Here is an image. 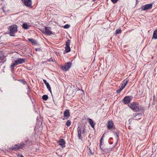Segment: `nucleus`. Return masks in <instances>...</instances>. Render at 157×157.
<instances>
[{"instance_id": "nucleus-1", "label": "nucleus", "mask_w": 157, "mask_h": 157, "mask_svg": "<svg viewBox=\"0 0 157 157\" xmlns=\"http://www.w3.org/2000/svg\"><path fill=\"white\" fill-rule=\"evenodd\" d=\"M129 106L135 112L139 111L143 109L138 103L136 102H133L129 105Z\"/></svg>"}, {"instance_id": "nucleus-2", "label": "nucleus", "mask_w": 157, "mask_h": 157, "mask_svg": "<svg viewBox=\"0 0 157 157\" xmlns=\"http://www.w3.org/2000/svg\"><path fill=\"white\" fill-rule=\"evenodd\" d=\"M17 26L15 24H13L10 26L9 34L10 36H15L14 34L17 31Z\"/></svg>"}, {"instance_id": "nucleus-3", "label": "nucleus", "mask_w": 157, "mask_h": 157, "mask_svg": "<svg viewBox=\"0 0 157 157\" xmlns=\"http://www.w3.org/2000/svg\"><path fill=\"white\" fill-rule=\"evenodd\" d=\"M71 62H68L66 63L64 66L61 65L60 68L63 71H67L71 67Z\"/></svg>"}, {"instance_id": "nucleus-4", "label": "nucleus", "mask_w": 157, "mask_h": 157, "mask_svg": "<svg viewBox=\"0 0 157 157\" xmlns=\"http://www.w3.org/2000/svg\"><path fill=\"white\" fill-rule=\"evenodd\" d=\"M22 1L25 6L28 7L31 6L32 3L31 0H22Z\"/></svg>"}, {"instance_id": "nucleus-5", "label": "nucleus", "mask_w": 157, "mask_h": 157, "mask_svg": "<svg viewBox=\"0 0 157 157\" xmlns=\"http://www.w3.org/2000/svg\"><path fill=\"white\" fill-rule=\"evenodd\" d=\"M50 29H51V28L50 27H46L45 28V33L47 35H51L52 34H54L55 33H52V31L50 30Z\"/></svg>"}, {"instance_id": "nucleus-6", "label": "nucleus", "mask_w": 157, "mask_h": 157, "mask_svg": "<svg viewBox=\"0 0 157 157\" xmlns=\"http://www.w3.org/2000/svg\"><path fill=\"white\" fill-rule=\"evenodd\" d=\"M152 4H147L142 6V9L143 10H147L151 9L152 7Z\"/></svg>"}, {"instance_id": "nucleus-7", "label": "nucleus", "mask_w": 157, "mask_h": 157, "mask_svg": "<svg viewBox=\"0 0 157 157\" xmlns=\"http://www.w3.org/2000/svg\"><path fill=\"white\" fill-rule=\"evenodd\" d=\"M107 127L109 129H115V126L113 125V123L112 121H109L107 125Z\"/></svg>"}, {"instance_id": "nucleus-8", "label": "nucleus", "mask_w": 157, "mask_h": 157, "mask_svg": "<svg viewBox=\"0 0 157 157\" xmlns=\"http://www.w3.org/2000/svg\"><path fill=\"white\" fill-rule=\"evenodd\" d=\"M127 83V81H124L123 83H122V86L118 90V93H120L122 90L125 87Z\"/></svg>"}, {"instance_id": "nucleus-9", "label": "nucleus", "mask_w": 157, "mask_h": 157, "mask_svg": "<svg viewBox=\"0 0 157 157\" xmlns=\"http://www.w3.org/2000/svg\"><path fill=\"white\" fill-rule=\"evenodd\" d=\"M131 97L130 96H126L123 99V101L125 104L129 103L131 101Z\"/></svg>"}, {"instance_id": "nucleus-10", "label": "nucleus", "mask_w": 157, "mask_h": 157, "mask_svg": "<svg viewBox=\"0 0 157 157\" xmlns=\"http://www.w3.org/2000/svg\"><path fill=\"white\" fill-rule=\"evenodd\" d=\"M15 61L17 64L18 65L24 62H25V59H24L19 58L18 59L16 60Z\"/></svg>"}, {"instance_id": "nucleus-11", "label": "nucleus", "mask_w": 157, "mask_h": 157, "mask_svg": "<svg viewBox=\"0 0 157 157\" xmlns=\"http://www.w3.org/2000/svg\"><path fill=\"white\" fill-rule=\"evenodd\" d=\"M87 121L89 123L91 127L93 128H94L95 124L94 123L92 119L90 118H88L87 119Z\"/></svg>"}, {"instance_id": "nucleus-12", "label": "nucleus", "mask_w": 157, "mask_h": 157, "mask_svg": "<svg viewBox=\"0 0 157 157\" xmlns=\"http://www.w3.org/2000/svg\"><path fill=\"white\" fill-rule=\"evenodd\" d=\"M59 144L62 147H65V142L64 140L63 139L60 140Z\"/></svg>"}, {"instance_id": "nucleus-13", "label": "nucleus", "mask_w": 157, "mask_h": 157, "mask_svg": "<svg viewBox=\"0 0 157 157\" xmlns=\"http://www.w3.org/2000/svg\"><path fill=\"white\" fill-rule=\"evenodd\" d=\"M78 136L79 138L80 139H82L81 137V128L79 127L78 128Z\"/></svg>"}, {"instance_id": "nucleus-14", "label": "nucleus", "mask_w": 157, "mask_h": 157, "mask_svg": "<svg viewBox=\"0 0 157 157\" xmlns=\"http://www.w3.org/2000/svg\"><path fill=\"white\" fill-rule=\"evenodd\" d=\"M64 116L66 117H68L70 116V114L68 110H66L64 113Z\"/></svg>"}, {"instance_id": "nucleus-15", "label": "nucleus", "mask_w": 157, "mask_h": 157, "mask_svg": "<svg viewBox=\"0 0 157 157\" xmlns=\"http://www.w3.org/2000/svg\"><path fill=\"white\" fill-rule=\"evenodd\" d=\"M28 40L30 42L33 44H37V41L33 39L29 38L28 39Z\"/></svg>"}, {"instance_id": "nucleus-16", "label": "nucleus", "mask_w": 157, "mask_h": 157, "mask_svg": "<svg viewBox=\"0 0 157 157\" xmlns=\"http://www.w3.org/2000/svg\"><path fill=\"white\" fill-rule=\"evenodd\" d=\"M23 28L25 29H27L29 28V26L26 23H24L22 25Z\"/></svg>"}, {"instance_id": "nucleus-17", "label": "nucleus", "mask_w": 157, "mask_h": 157, "mask_svg": "<svg viewBox=\"0 0 157 157\" xmlns=\"http://www.w3.org/2000/svg\"><path fill=\"white\" fill-rule=\"evenodd\" d=\"M153 38L157 39V29L154 32Z\"/></svg>"}, {"instance_id": "nucleus-18", "label": "nucleus", "mask_w": 157, "mask_h": 157, "mask_svg": "<svg viewBox=\"0 0 157 157\" xmlns=\"http://www.w3.org/2000/svg\"><path fill=\"white\" fill-rule=\"evenodd\" d=\"M65 51L66 52H68L71 51V48L70 46H66Z\"/></svg>"}, {"instance_id": "nucleus-19", "label": "nucleus", "mask_w": 157, "mask_h": 157, "mask_svg": "<svg viewBox=\"0 0 157 157\" xmlns=\"http://www.w3.org/2000/svg\"><path fill=\"white\" fill-rule=\"evenodd\" d=\"M48 98V96L47 95H44L43 96L42 99L45 101L47 100Z\"/></svg>"}, {"instance_id": "nucleus-20", "label": "nucleus", "mask_w": 157, "mask_h": 157, "mask_svg": "<svg viewBox=\"0 0 157 157\" xmlns=\"http://www.w3.org/2000/svg\"><path fill=\"white\" fill-rule=\"evenodd\" d=\"M10 149L11 150H13L15 151L18 150V147H16L15 146H12V147H10Z\"/></svg>"}, {"instance_id": "nucleus-21", "label": "nucleus", "mask_w": 157, "mask_h": 157, "mask_svg": "<svg viewBox=\"0 0 157 157\" xmlns=\"http://www.w3.org/2000/svg\"><path fill=\"white\" fill-rule=\"evenodd\" d=\"M43 82H44V83L45 84L47 88H48V87L50 86L49 84L48 83V82H47V81H46V80L43 79Z\"/></svg>"}, {"instance_id": "nucleus-22", "label": "nucleus", "mask_w": 157, "mask_h": 157, "mask_svg": "<svg viewBox=\"0 0 157 157\" xmlns=\"http://www.w3.org/2000/svg\"><path fill=\"white\" fill-rule=\"evenodd\" d=\"M70 40H68L66 42V46H70Z\"/></svg>"}, {"instance_id": "nucleus-23", "label": "nucleus", "mask_w": 157, "mask_h": 157, "mask_svg": "<svg viewBox=\"0 0 157 157\" xmlns=\"http://www.w3.org/2000/svg\"><path fill=\"white\" fill-rule=\"evenodd\" d=\"M17 65V64L15 62V63H12L11 66L10 68L11 69H13L14 67H15L16 65Z\"/></svg>"}, {"instance_id": "nucleus-24", "label": "nucleus", "mask_w": 157, "mask_h": 157, "mask_svg": "<svg viewBox=\"0 0 157 157\" xmlns=\"http://www.w3.org/2000/svg\"><path fill=\"white\" fill-rule=\"evenodd\" d=\"M71 124V121L70 120H68L66 123V125L67 127L69 126Z\"/></svg>"}, {"instance_id": "nucleus-25", "label": "nucleus", "mask_w": 157, "mask_h": 157, "mask_svg": "<svg viewBox=\"0 0 157 157\" xmlns=\"http://www.w3.org/2000/svg\"><path fill=\"white\" fill-rule=\"evenodd\" d=\"M25 144H24L23 142H21L20 143V148H22L23 147L25 146Z\"/></svg>"}, {"instance_id": "nucleus-26", "label": "nucleus", "mask_w": 157, "mask_h": 157, "mask_svg": "<svg viewBox=\"0 0 157 157\" xmlns=\"http://www.w3.org/2000/svg\"><path fill=\"white\" fill-rule=\"evenodd\" d=\"M19 81H21L24 84H25L27 83L26 82L24 79L19 80Z\"/></svg>"}, {"instance_id": "nucleus-27", "label": "nucleus", "mask_w": 157, "mask_h": 157, "mask_svg": "<svg viewBox=\"0 0 157 157\" xmlns=\"http://www.w3.org/2000/svg\"><path fill=\"white\" fill-rule=\"evenodd\" d=\"M70 27V25H69L68 24H67L64 26V28L65 29H68V28H69Z\"/></svg>"}, {"instance_id": "nucleus-28", "label": "nucleus", "mask_w": 157, "mask_h": 157, "mask_svg": "<svg viewBox=\"0 0 157 157\" xmlns=\"http://www.w3.org/2000/svg\"><path fill=\"white\" fill-rule=\"evenodd\" d=\"M20 144H17L16 145H15V146L16 147H18V150L19 149V148H20Z\"/></svg>"}, {"instance_id": "nucleus-29", "label": "nucleus", "mask_w": 157, "mask_h": 157, "mask_svg": "<svg viewBox=\"0 0 157 157\" xmlns=\"http://www.w3.org/2000/svg\"><path fill=\"white\" fill-rule=\"evenodd\" d=\"M111 1L113 3H116L118 1V0H111Z\"/></svg>"}, {"instance_id": "nucleus-30", "label": "nucleus", "mask_w": 157, "mask_h": 157, "mask_svg": "<svg viewBox=\"0 0 157 157\" xmlns=\"http://www.w3.org/2000/svg\"><path fill=\"white\" fill-rule=\"evenodd\" d=\"M104 134H103V135L102 136V137H101V140H100V145H101L102 144V142H101V141H102V140L103 139V138L104 136Z\"/></svg>"}, {"instance_id": "nucleus-31", "label": "nucleus", "mask_w": 157, "mask_h": 157, "mask_svg": "<svg viewBox=\"0 0 157 157\" xmlns=\"http://www.w3.org/2000/svg\"><path fill=\"white\" fill-rule=\"evenodd\" d=\"M35 50L36 51H41V49L40 48H36Z\"/></svg>"}, {"instance_id": "nucleus-32", "label": "nucleus", "mask_w": 157, "mask_h": 157, "mask_svg": "<svg viewBox=\"0 0 157 157\" xmlns=\"http://www.w3.org/2000/svg\"><path fill=\"white\" fill-rule=\"evenodd\" d=\"M47 88L48 89V90L50 92V93H52V91H51V88L50 86L48 87Z\"/></svg>"}, {"instance_id": "nucleus-33", "label": "nucleus", "mask_w": 157, "mask_h": 157, "mask_svg": "<svg viewBox=\"0 0 157 157\" xmlns=\"http://www.w3.org/2000/svg\"><path fill=\"white\" fill-rule=\"evenodd\" d=\"M48 61H52V62H53V58L52 57H51L48 60Z\"/></svg>"}, {"instance_id": "nucleus-34", "label": "nucleus", "mask_w": 157, "mask_h": 157, "mask_svg": "<svg viewBox=\"0 0 157 157\" xmlns=\"http://www.w3.org/2000/svg\"><path fill=\"white\" fill-rule=\"evenodd\" d=\"M153 101H156V96L155 95H154L153 96Z\"/></svg>"}, {"instance_id": "nucleus-35", "label": "nucleus", "mask_w": 157, "mask_h": 157, "mask_svg": "<svg viewBox=\"0 0 157 157\" xmlns=\"http://www.w3.org/2000/svg\"><path fill=\"white\" fill-rule=\"evenodd\" d=\"M90 151V153L91 155H93L94 154V152H92V151H91V150L90 149V148L89 149Z\"/></svg>"}, {"instance_id": "nucleus-36", "label": "nucleus", "mask_w": 157, "mask_h": 157, "mask_svg": "<svg viewBox=\"0 0 157 157\" xmlns=\"http://www.w3.org/2000/svg\"><path fill=\"white\" fill-rule=\"evenodd\" d=\"M18 157H24L23 155H19L17 156Z\"/></svg>"}, {"instance_id": "nucleus-37", "label": "nucleus", "mask_w": 157, "mask_h": 157, "mask_svg": "<svg viewBox=\"0 0 157 157\" xmlns=\"http://www.w3.org/2000/svg\"><path fill=\"white\" fill-rule=\"evenodd\" d=\"M118 34V29L116 31L115 35H117Z\"/></svg>"}, {"instance_id": "nucleus-38", "label": "nucleus", "mask_w": 157, "mask_h": 157, "mask_svg": "<svg viewBox=\"0 0 157 157\" xmlns=\"http://www.w3.org/2000/svg\"><path fill=\"white\" fill-rule=\"evenodd\" d=\"M121 29H118V34L121 33Z\"/></svg>"}, {"instance_id": "nucleus-39", "label": "nucleus", "mask_w": 157, "mask_h": 157, "mask_svg": "<svg viewBox=\"0 0 157 157\" xmlns=\"http://www.w3.org/2000/svg\"><path fill=\"white\" fill-rule=\"evenodd\" d=\"M41 32H42V33H45V30H42V31H41Z\"/></svg>"}, {"instance_id": "nucleus-40", "label": "nucleus", "mask_w": 157, "mask_h": 157, "mask_svg": "<svg viewBox=\"0 0 157 157\" xmlns=\"http://www.w3.org/2000/svg\"><path fill=\"white\" fill-rule=\"evenodd\" d=\"M85 130V129L84 128V129L82 131V133H84Z\"/></svg>"}, {"instance_id": "nucleus-41", "label": "nucleus", "mask_w": 157, "mask_h": 157, "mask_svg": "<svg viewBox=\"0 0 157 157\" xmlns=\"http://www.w3.org/2000/svg\"><path fill=\"white\" fill-rule=\"evenodd\" d=\"M101 145L100 144V149H101L102 150H103L102 148V147H101Z\"/></svg>"}, {"instance_id": "nucleus-42", "label": "nucleus", "mask_w": 157, "mask_h": 157, "mask_svg": "<svg viewBox=\"0 0 157 157\" xmlns=\"http://www.w3.org/2000/svg\"><path fill=\"white\" fill-rule=\"evenodd\" d=\"M28 140H26L25 141V142L27 143L28 141Z\"/></svg>"}, {"instance_id": "nucleus-43", "label": "nucleus", "mask_w": 157, "mask_h": 157, "mask_svg": "<svg viewBox=\"0 0 157 157\" xmlns=\"http://www.w3.org/2000/svg\"><path fill=\"white\" fill-rule=\"evenodd\" d=\"M116 133L117 135V136L118 137V133L117 132H116Z\"/></svg>"}, {"instance_id": "nucleus-44", "label": "nucleus", "mask_w": 157, "mask_h": 157, "mask_svg": "<svg viewBox=\"0 0 157 157\" xmlns=\"http://www.w3.org/2000/svg\"><path fill=\"white\" fill-rule=\"evenodd\" d=\"M96 0H93V2H95Z\"/></svg>"}, {"instance_id": "nucleus-45", "label": "nucleus", "mask_w": 157, "mask_h": 157, "mask_svg": "<svg viewBox=\"0 0 157 157\" xmlns=\"http://www.w3.org/2000/svg\"><path fill=\"white\" fill-rule=\"evenodd\" d=\"M118 90H116V92L118 93Z\"/></svg>"}, {"instance_id": "nucleus-46", "label": "nucleus", "mask_w": 157, "mask_h": 157, "mask_svg": "<svg viewBox=\"0 0 157 157\" xmlns=\"http://www.w3.org/2000/svg\"><path fill=\"white\" fill-rule=\"evenodd\" d=\"M64 119H64V118H63V120H64Z\"/></svg>"}]
</instances>
